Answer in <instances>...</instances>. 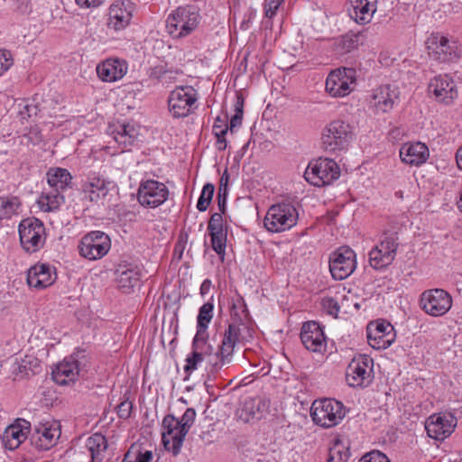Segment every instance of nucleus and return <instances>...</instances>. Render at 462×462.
<instances>
[{
  "instance_id": "f257e3e1",
  "label": "nucleus",
  "mask_w": 462,
  "mask_h": 462,
  "mask_svg": "<svg viewBox=\"0 0 462 462\" xmlns=\"http://www.w3.org/2000/svg\"><path fill=\"white\" fill-rule=\"evenodd\" d=\"M252 337L250 328L242 321H234L225 330L221 344L217 350L209 355V372L218 373L222 368L228 367L233 362L236 344L243 343Z\"/></svg>"
},
{
  "instance_id": "f03ea898",
  "label": "nucleus",
  "mask_w": 462,
  "mask_h": 462,
  "mask_svg": "<svg viewBox=\"0 0 462 462\" xmlns=\"http://www.w3.org/2000/svg\"><path fill=\"white\" fill-rule=\"evenodd\" d=\"M196 411L188 408L179 420L173 415H167L162 420V443L166 450L177 456L181 449L183 441L189 429L194 423Z\"/></svg>"
},
{
  "instance_id": "7ed1b4c3",
  "label": "nucleus",
  "mask_w": 462,
  "mask_h": 462,
  "mask_svg": "<svg viewBox=\"0 0 462 462\" xmlns=\"http://www.w3.org/2000/svg\"><path fill=\"white\" fill-rule=\"evenodd\" d=\"M356 138V127L343 119L330 121L322 130L321 144L331 153L346 151Z\"/></svg>"
},
{
  "instance_id": "20e7f679",
  "label": "nucleus",
  "mask_w": 462,
  "mask_h": 462,
  "mask_svg": "<svg viewBox=\"0 0 462 462\" xmlns=\"http://www.w3.org/2000/svg\"><path fill=\"white\" fill-rule=\"evenodd\" d=\"M299 218L295 206L282 202L271 206L263 219L264 227L272 233H280L293 227Z\"/></svg>"
},
{
  "instance_id": "39448f33",
  "label": "nucleus",
  "mask_w": 462,
  "mask_h": 462,
  "mask_svg": "<svg viewBox=\"0 0 462 462\" xmlns=\"http://www.w3.org/2000/svg\"><path fill=\"white\" fill-rule=\"evenodd\" d=\"M199 22V14L195 6H180L168 16L166 29L171 36L180 39L191 33Z\"/></svg>"
},
{
  "instance_id": "423d86ee",
  "label": "nucleus",
  "mask_w": 462,
  "mask_h": 462,
  "mask_svg": "<svg viewBox=\"0 0 462 462\" xmlns=\"http://www.w3.org/2000/svg\"><path fill=\"white\" fill-rule=\"evenodd\" d=\"M313 421L324 428L337 425L345 417L342 402L335 399H322L313 402L310 409Z\"/></svg>"
},
{
  "instance_id": "0eeeda50",
  "label": "nucleus",
  "mask_w": 462,
  "mask_h": 462,
  "mask_svg": "<svg viewBox=\"0 0 462 462\" xmlns=\"http://www.w3.org/2000/svg\"><path fill=\"white\" fill-rule=\"evenodd\" d=\"M339 176V166L334 160L328 158H319L310 162L304 172L305 180L317 187L329 185Z\"/></svg>"
},
{
  "instance_id": "6e6552de",
  "label": "nucleus",
  "mask_w": 462,
  "mask_h": 462,
  "mask_svg": "<svg viewBox=\"0 0 462 462\" xmlns=\"http://www.w3.org/2000/svg\"><path fill=\"white\" fill-rule=\"evenodd\" d=\"M18 231L21 246L26 253L32 254L43 247L46 240L45 227L38 218L22 220Z\"/></svg>"
},
{
  "instance_id": "1a4fd4ad",
  "label": "nucleus",
  "mask_w": 462,
  "mask_h": 462,
  "mask_svg": "<svg viewBox=\"0 0 462 462\" xmlns=\"http://www.w3.org/2000/svg\"><path fill=\"white\" fill-rule=\"evenodd\" d=\"M356 71L351 68H339L330 71L326 79V92L332 97H344L355 88Z\"/></svg>"
},
{
  "instance_id": "9d476101",
  "label": "nucleus",
  "mask_w": 462,
  "mask_h": 462,
  "mask_svg": "<svg viewBox=\"0 0 462 462\" xmlns=\"http://www.w3.org/2000/svg\"><path fill=\"white\" fill-rule=\"evenodd\" d=\"M197 90L190 86L177 87L168 97V108L175 118L188 116L195 108Z\"/></svg>"
},
{
  "instance_id": "9b49d317",
  "label": "nucleus",
  "mask_w": 462,
  "mask_h": 462,
  "mask_svg": "<svg viewBox=\"0 0 462 462\" xmlns=\"http://www.w3.org/2000/svg\"><path fill=\"white\" fill-rule=\"evenodd\" d=\"M373 359L365 355H360L349 363L346 380L351 387H367L373 381Z\"/></svg>"
},
{
  "instance_id": "f8f14e48",
  "label": "nucleus",
  "mask_w": 462,
  "mask_h": 462,
  "mask_svg": "<svg viewBox=\"0 0 462 462\" xmlns=\"http://www.w3.org/2000/svg\"><path fill=\"white\" fill-rule=\"evenodd\" d=\"M451 295L443 289H430L420 295V304L421 309L432 317L445 315L452 307Z\"/></svg>"
},
{
  "instance_id": "ddd939ff",
  "label": "nucleus",
  "mask_w": 462,
  "mask_h": 462,
  "mask_svg": "<svg viewBox=\"0 0 462 462\" xmlns=\"http://www.w3.org/2000/svg\"><path fill=\"white\" fill-rule=\"evenodd\" d=\"M111 247L109 236L101 231H92L81 238L79 245V254L88 260L104 257Z\"/></svg>"
},
{
  "instance_id": "4468645a",
  "label": "nucleus",
  "mask_w": 462,
  "mask_h": 462,
  "mask_svg": "<svg viewBox=\"0 0 462 462\" xmlns=\"http://www.w3.org/2000/svg\"><path fill=\"white\" fill-rule=\"evenodd\" d=\"M166 185L155 180L142 181L137 191V200L141 206L155 208L162 205L169 197Z\"/></svg>"
},
{
  "instance_id": "2eb2a0df",
  "label": "nucleus",
  "mask_w": 462,
  "mask_h": 462,
  "mask_svg": "<svg viewBox=\"0 0 462 462\" xmlns=\"http://www.w3.org/2000/svg\"><path fill=\"white\" fill-rule=\"evenodd\" d=\"M395 235H385L369 252V263L375 270L390 265L395 258L398 244Z\"/></svg>"
},
{
  "instance_id": "dca6fc26",
  "label": "nucleus",
  "mask_w": 462,
  "mask_h": 462,
  "mask_svg": "<svg viewBox=\"0 0 462 462\" xmlns=\"http://www.w3.org/2000/svg\"><path fill=\"white\" fill-rule=\"evenodd\" d=\"M355 252L348 246L339 247L329 258V271L335 280L347 278L356 269Z\"/></svg>"
},
{
  "instance_id": "f3484780",
  "label": "nucleus",
  "mask_w": 462,
  "mask_h": 462,
  "mask_svg": "<svg viewBox=\"0 0 462 462\" xmlns=\"http://www.w3.org/2000/svg\"><path fill=\"white\" fill-rule=\"evenodd\" d=\"M429 56L439 62H449L458 57L455 42L439 33H432L426 41Z\"/></svg>"
},
{
  "instance_id": "a211bd4d",
  "label": "nucleus",
  "mask_w": 462,
  "mask_h": 462,
  "mask_svg": "<svg viewBox=\"0 0 462 462\" xmlns=\"http://www.w3.org/2000/svg\"><path fill=\"white\" fill-rule=\"evenodd\" d=\"M135 4L131 0H115L108 8L106 25L110 30H125L132 21Z\"/></svg>"
},
{
  "instance_id": "6ab92c4d",
  "label": "nucleus",
  "mask_w": 462,
  "mask_h": 462,
  "mask_svg": "<svg viewBox=\"0 0 462 462\" xmlns=\"http://www.w3.org/2000/svg\"><path fill=\"white\" fill-rule=\"evenodd\" d=\"M429 91L438 102L445 105H451L458 95L455 81L447 74L434 77L429 84Z\"/></svg>"
},
{
  "instance_id": "aec40b11",
  "label": "nucleus",
  "mask_w": 462,
  "mask_h": 462,
  "mask_svg": "<svg viewBox=\"0 0 462 462\" xmlns=\"http://www.w3.org/2000/svg\"><path fill=\"white\" fill-rule=\"evenodd\" d=\"M456 424L457 420L451 413H437L429 417L425 429L431 439H444L452 433Z\"/></svg>"
},
{
  "instance_id": "412c9836",
  "label": "nucleus",
  "mask_w": 462,
  "mask_h": 462,
  "mask_svg": "<svg viewBox=\"0 0 462 462\" xmlns=\"http://www.w3.org/2000/svg\"><path fill=\"white\" fill-rule=\"evenodd\" d=\"M393 327L381 320L367 326V340L369 345L376 349H385L394 341Z\"/></svg>"
},
{
  "instance_id": "4be33fe9",
  "label": "nucleus",
  "mask_w": 462,
  "mask_h": 462,
  "mask_svg": "<svg viewBox=\"0 0 462 462\" xmlns=\"http://www.w3.org/2000/svg\"><path fill=\"white\" fill-rule=\"evenodd\" d=\"M399 97L396 88L390 85H382L372 92L369 106L376 114L388 113L393 108Z\"/></svg>"
},
{
  "instance_id": "5701e85b",
  "label": "nucleus",
  "mask_w": 462,
  "mask_h": 462,
  "mask_svg": "<svg viewBox=\"0 0 462 462\" xmlns=\"http://www.w3.org/2000/svg\"><path fill=\"white\" fill-rule=\"evenodd\" d=\"M208 229L209 231L212 249L217 254L221 261H224L226 254L227 229L224 226L221 214H212Z\"/></svg>"
},
{
  "instance_id": "b1692460",
  "label": "nucleus",
  "mask_w": 462,
  "mask_h": 462,
  "mask_svg": "<svg viewBox=\"0 0 462 462\" xmlns=\"http://www.w3.org/2000/svg\"><path fill=\"white\" fill-rule=\"evenodd\" d=\"M300 339L309 351L321 353L326 349L324 331L316 321H308L302 325Z\"/></svg>"
},
{
  "instance_id": "393cba45",
  "label": "nucleus",
  "mask_w": 462,
  "mask_h": 462,
  "mask_svg": "<svg viewBox=\"0 0 462 462\" xmlns=\"http://www.w3.org/2000/svg\"><path fill=\"white\" fill-rule=\"evenodd\" d=\"M111 182L103 177L91 174L82 183V192L90 202L98 203L104 199L110 190Z\"/></svg>"
},
{
  "instance_id": "a878e982",
  "label": "nucleus",
  "mask_w": 462,
  "mask_h": 462,
  "mask_svg": "<svg viewBox=\"0 0 462 462\" xmlns=\"http://www.w3.org/2000/svg\"><path fill=\"white\" fill-rule=\"evenodd\" d=\"M127 62L120 59H106L97 66L98 78L104 82H116L127 73Z\"/></svg>"
},
{
  "instance_id": "bb28decb",
  "label": "nucleus",
  "mask_w": 462,
  "mask_h": 462,
  "mask_svg": "<svg viewBox=\"0 0 462 462\" xmlns=\"http://www.w3.org/2000/svg\"><path fill=\"white\" fill-rule=\"evenodd\" d=\"M108 133L118 143L122 152L127 151L134 144L139 134L134 125L131 123H114L109 125Z\"/></svg>"
},
{
  "instance_id": "cd10ccee",
  "label": "nucleus",
  "mask_w": 462,
  "mask_h": 462,
  "mask_svg": "<svg viewBox=\"0 0 462 462\" xmlns=\"http://www.w3.org/2000/svg\"><path fill=\"white\" fill-rule=\"evenodd\" d=\"M210 352H212V346L208 342L207 338H198L194 337L192 342V353L186 358L184 371L190 374L197 369L198 365L202 361H206V368L209 370Z\"/></svg>"
},
{
  "instance_id": "c85d7f7f",
  "label": "nucleus",
  "mask_w": 462,
  "mask_h": 462,
  "mask_svg": "<svg viewBox=\"0 0 462 462\" xmlns=\"http://www.w3.org/2000/svg\"><path fill=\"white\" fill-rule=\"evenodd\" d=\"M57 275L49 264L37 263L27 272V283L36 290H42L51 286Z\"/></svg>"
},
{
  "instance_id": "c756f323",
  "label": "nucleus",
  "mask_w": 462,
  "mask_h": 462,
  "mask_svg": "<svg viewBox=\"0 0 462 462\" xmlns=\"http://www.w3.org/2000/svg\"><path fill=\"white\" fill-rule=\"evenodd\" d=\"M81 363L74 356L65 358L52 371L53 380L60 384L65 385L70 382H74L80 372Z\"/></svg>"
},
{
  "instance_id": "7c9ffc66",
  "label": "nucleus",
  "mask_w": 462,
  "mask_h": 462,
  "mask_svg": "<svg viewBox=\"0 0 462 462\" xmlns=\"http://www.w3.org/2000/svg\"><path fill=\"white\" fill-rule=\"evenodd\" d=\"M429 156V148L420 142L406 143L400 149L401 160L411 166H420L425 163Z\"/></svg>"
},
{
  "instance_id": "2f4dec72",
  "label": "nucleus",
  "mask_w": 462,
  "mask_h": 462,
  "mask_svg": "<svg viewBox=\"0 0 462 462\" xmlns=\"http://www.w3.org/2000/svg\"><path fill=\"white\" fill-rule=\"evenodd\" d=\"M30 433V423L25 420H18L8 426L3 435V441L6 448L14 450L17 448Z\"/></svg>"
},
{
  "instance_id": "473e14b6",
  "label": "nucleus",
  "mask_w": 462,
  "mask_h": 462,
  "mask_svg": "<svg viewBox=\"0 0 462 462\" xmlns=\"http://www.w3.org/2000/svg\"><path fill=\"white\" fill-rule=\"evenodd\" d=\"M377 9V0H350L348 14L358 24H367Z\"/></svg>"
},
{
  "instance_id": "72a5a7b5",
  "label": "nucleus",
  "mask_w": 462,
  "mask_h": 462,
  "mask_svg": "<svg viewBox=\"0 0 462 462\" xmlns=\"http://www.w3.org/2000/svg\"><path fill=\"white\" fill-rule=\"evenodd\" d=\"M269 408V402L263 398H246L241 405L237 415L244 422L259 420Z\"/></svg>"
},
{
  "instance_id": "f704fd0d",
  "label": "nucleus",
  "mask_w": 462,
  "mask_h": 462,
  "mask_svg": "<svg viewBox=\"0 0 462 462\" xmlns=\"http://www.w3.org/2000/svg\"><path fill=\"white\" fill-rule=\"evenodd\" d=\"M60 436V431L57 427L43 424L35 428L31 440L37 448L47 450L56 444Z\"/></svg>"
},
{
  "instance_id": "c9c22d12",
  "label": "nucleus",
  "mask_w": 462,
  "mask_h": 462,
  "mask_svg": "<svg viewBox=\"0 0 462 462\" xmlns=\"http://www.w3.org/2000/svg\"><path fill=\"white\" fill-rule=\"evenodd\" d=\"M116 274L117 286L124 292H128L136 286L141 277L137 267L127 264H120L116 271Z\"/></svg>"
},
{
  "instance_id": "e433bc0d",
  "label": "nucleus",
  "mask_w": 462,
  "mask_h": 462,
  "mask_svg": "<svg viewBox=\"0 0 462 462\" xmlns=\"http://www.w3.org/2000/svg\"><path fill=\"white\" fill-rule=\"evenodd\" d=\"M24 109L26 110L28 116H31L32 114L36 115L37 111H39L51 117H55L61 110L60 97L57 95H48L42 99V103L38 105H26Z\"/></svg>"
},
{
  "instance_id": "4c0bfd02",
  "label": "nucleus",
  "mask_w": 462,
  "mask_h": 462,
  "mask_svg": "<svg viewBox=\"0 0 462 462\" xmlns=\"http://www.w3.org/2000/svg\"><path fill=\"white\" fill-rule=\"evenodd\" d=\"M107 440L101 433H95L88 438L86 448L90 453L92 462H102L107 452Z\"/></svg>"
},
{
  "instance_id": "58836bf2",
  "label": "nucleus",
  "mask_w": 462,
  "mask_h": 462,
  "mask_svg": "<svg viewBox=\"0 0 462 462\" xmlns=\"http://www.w3.org/2000/svg\"><path fill=\"white\" fill-rule=\"evenodd\" d=\"M47 182L55 191L61 192L71 183V174L67 169L51 168L47 171Z\"/></svg>"
},
{
  "instance_id": "ea45409f",
  "label": "nucleus",
  "mask_w": 462,
  "mask_h": 462,
  "mask_svg": "<svg viewBox=\"0 0 462 462\" xmlns=\"http://www.w3.org/2000/svg\"><path fill=\"white\" fill-rule=\"evenodd\" d=\"M65 202V198L61 192L51 190L41 194L37 203L40 208L44 212L58 210Z\"/></svg>"
},
{
  "instance_id": "a19ab883",
  "label": "nucleus",
  "mask_w": 462,
  "mask_h": 462,
  "mask_svg": "<svg viewBox=\"0 0 462 462\" xmlns=\"http://www.w3.org/2000/svg\"><path fill=\"white\" fill-rule=\"evenodd\" d=\"M213 309L214 306L210 302L204 303L200 307L197 320L196 337L207 338V328L213 317Z\"/></svg>"
},
{
  "instance_id": "79ce46f5",
  "label": "nucleus",
  "mask_w": 462,
  "mask_h": 462,
  "mask_svg": "<svg viewBox=\"0 0 462 462\" xmlns=\"http://www.w3.org/2000/svg\"><path fill=\"white\" fill-rule=\"evenodd\" d=\"M21 201L15 196L0 197V218L10 219L19 214Z\"/></svg>"
},
{
  "instance_id": "37998d69",
  "label": "nucleus",
  "mask_w": 462,
  "mask_h": 462,
  "mask_svg": "<svg viewBox=\"0 0 462 462\" xmlns=\"http://www.w3.org/2000/svg\"><path fill=\"white\" fill-rule=\"evenodd\" d=\"M14 373L22 377L29 374L30 372L34 373L39 367L38 359L32 356H25L14 364Z\"/></svg>"
},
{
  "instance_id": "c03bdc74",
  "label": "nucleus",
  "mask_w": 462,
  "mask_h": 462,
  "mask_svg": "<svg viewBox=\"0 0 462 462\" xmlns=\"http://www.w3.org/2000/svg\"><path fill=\"white\" fill-rule=\"evenodd\" d=\"M348 458V448L340 440H337L329 448L328 458L327 462H346Z\"/></svg>"
},
{
  "instance_id": "a18cd8bd",
  "label": "nucleus",
  "mask_w": 462,
  "mask_h": 462,
  "mask_svg": "<svg viewBox=\"0 0 462 462\" xmlns=\"http://www.w3.org/2000/svg\"><path fill=\"white\" fill-rule=\"evenodd\" d=\"M215 191V187L211 183H207L204 185L201 194L199 198L198 203H197V208L199 211H205L208 208L211 199L213 198Z\"/></svg>"
},
{
  "instance_id": "49530a36",
  "label": "nucleus",
  "mask_w": 462,
  "mask_h": 462,
  "mask_svg": "<svg viewBox=\"0 0 462 462\" xmlns=\"http://www.w3.org/2000/svg\"><path fill=\"white\" fill-rule=\"evenodd\" d=\"M172 70H169L164 66L159 65L150 69L149 77L161 81L162 84H166L172 79Z\"/></svg>"
},
{
  "instance_id": "de8ad7c7",
  "label": "nucleus",
  "mask_w": 462,
  "mask_h": 462,
  "mask_svg": "<svg viewBox=\"0 0 462 462\" xmlns=\"http://www.w3.org/2000/svg\"><path fill=\"white\" fill-rule=\"evenodd\" d=\"M321 306L328 315L337 318L339 312L340 306L336 299L331 297H325L321 300Z\"/></svg>"
},
{
  "instance_id": "09e8293b",
  "label": "nucleus",
  "mask_w": 462,
  "mask_h": 462,
  "mask_svg": "<svg viewBox=\"0 0 462 462\" xmlns=\"http://www.w3.org/2000/svg\"><path fill=\"white\" fill-rule=\"evenodd\" d=\"M14 64L11 52L7 50H0V77L4 75Z\"/></svg>"
},
{
  "instance_id": "8fccbe9b",
  "label": "nucleus",
  "mask_w": 462,
  "mask_h": 462,
  "mask_svg": "<svg viewBox=\"0 0 462 462\" xmlns=\"http://www.w3.org/2000/svg\"><path fill=\"white\" fill-rule=\"evenodd\" d=\"M283 0H265L264 14L267 18L272 19L277 13Z\"/></svg>"
},
{
  "instance_id": "3c124183",
  "label": "nucleus",
  "mask_w": 462,
  "mask_h": 462,
  "mask_svg": "<svg viewBox=\"0 0 462 462\" xmlns=\"http://www.w3.org/2000/svg\"><path fill=\"white\" fill-rule=\"evenodd\" d=\"M359 462H389V459L380 451H372L363 456Z\"/></svg>"
},
{
  "instance_id": "603ef678",
  "label": "nucleus",
  "mask_w": 462,
  "mask_h": 462,
  "mask_svg": "<svg viewBox=\"0 0 462 462\" xmlns=\"http://www.w3.org/2000/svg\"><path fill=\"white\" fill-rule=\"evenodd\" d=\"M133 410L132 402L125 400L117 406V414L121 419H128Z\"/></svg>"
},
{
  "instance_id": "864d4df0",
  "label": "nucleus",
  "mask_w": 462,
  "mask_h": 462,
  "mask_svg": "<svg viewBox=\"0 0 462 462\" xmlns=\"http://www.w3.org/2000/svg\"><path fill=\"white\" fill-rule=\"evenodd\" d=\"M229 127L226 124V120H222L219 117L216 119V122L213 125V132L215 136H222L226 135Z\"/></svg>"
},
{
  "instance_id": "5fc2aeb1",
  "label": "nucleus",
  "mask_w": 462,
  "mask_h": 462,
  "mask_svg": "<svg viewBox=\"0 0 462 462\" xmlns=\"http://www.w3.org/2000/svg\"><path fill=\"white\" fill-rule=\"evenodd\" d=\"M77 5L82 8H95L99 6L104 0H75Z\"/></svg>"
},
{
  "instance_id": "6e6d98bb",
  "label": "nucleus",
  "mask_w": 462,
  "mask_h": 462,
  "mask_svg": "<svg viewBox=\"0 0 462 462\" xmlns=\"http://www.w3.org/2000/svg\"><path fill=\"white\" fill-rule=\"evenodd\" d=\"M228 181H229V174L227 172V170H225V171L223 172V174L220 178L219 188H218V191H221V194H223V195H225V193H227V191H228V189H227Z\"/></svg>"
},
{
  "instance_id": "4d7b16f0",
  "label": "nucleus",
  "mask_w": 462,
  "mask_h": 462,
  "mask_svg": "<svg viewBox=\"0 0 462 462\" xmlns=\"http://www.w3.org/2000/svg\"><path fill=\"white\" fill-rule=\"evenodd\" d=\"M357 36L355 35V36H351V37H344L343 38V44H344V47L346 49L347 51H349L350 50L352 49H355L356 48L357 46Z\"/></svg>"
},
{
  "instance_id": "13d9d810",
  "label": "nucleus",
  "mask_w": 462,
  "mask_h": 462,
  "mask_svg": "<svg viewBox=\"0 0 462 462\" xmlns=\"http://www.w3.org/2000/svg\"><path fill=\"white\" fill-rule=\"evenodd\" d=\"M226 197L227 193H225V195L221 194V191H218L217 193V204L220 213L219 214H225L226 211Z\"/></svg>"
},
{
  "instance_id": "bf43d9fd",
  "label": "nucleus",
  "mask_w": 462,
  "mask_h": 462,
  "mask_svg": "<svg viewBox=\"0 0 462 462\" xmlns=\"http://www.w3.org/2000/svg\"><path fill=\"white\" fill-rule=\"evenodd\" d=\"M243 116L241 115H234L230 120V124L228 125L229 130L231 132L234 131V129L237 126H240L242 124Z\"/></svg>"
},
{
  "instance_id": "052dcab7",
  "label": "nucleus",
  "mask_w": 462,
  "mask_h": 462,
  "mask_svg": "<svg viewBox=\"0 0 462 462\" xmlns=\"http://www.w3.org/2000/svg\"><path fill=\"white\" fill-rule=\"evenodd\" d=\"M152 459V451H145L143 453H139L135 458V462H151Z\"/></svg>"
},
{
  "instance_id": "680f3d73",
  "label": "nucleus",
  "mask_w": 462,
  "mask_h": 462,
  "mask_svg": "<svg viewBox=\"0 0 462 462\" xmlns=\"http://www.w3.org/2000/svg\"><path fill=\"white\" fill-rule=\"evenodd\" d=\"M243 106L244 99L241 97H238L235 105L236 115H241L243 116Z\"/></svg>"
},
{
  "instance_id": "e2e57ef3",
  "label": "nucleus",
  "mask_w": 462,
  "mask_h": 462,
  "mask_svg": "<svg viewBox=\"0 0 462 462\" xmlns=\"http://www.w3.org/2000/svg\"><path fill=\"white\" fill-rule=\"evenodd\" d=\"M216 138H217V149L220 151H224L226 148V141L225 135H222L221 137L216 136Z\"/></svg>"
},
{
  "instance_id": "0e129e2a",
  "label": "nucleus",
  "mask_w": 462,
  "mask_h": 462,
  "mask_svg": "<svg viewBox=\"0 0 462 462\" xmlns=\"http://www.w3.org/2000/svg\"><path fill=\"white\" fill-rule=\"evenodd\" d=\"M211 287V282L209 280H205L200 286V293L202 295L208 293Z\"/></svg>"
},
{
  "instance_id": "69168bd1",
  "label": "nucleus",
  "mask_w": 462,
  "mask_h": 462,
  "mask_svg": "<svg viewBox=\"0 0 462 462\" xmlns=\"http://www.w3.org/2000/svg\"><path fill=\"white\" fill-rule=\"evenodd\" d=\"M456 162L457 167L462 171V145L457 150L456 152Z\"/></svg>"
},
{
  "instance_id": "338daca9",
  "label": "nucleus",
  "mask_w": 462,
  "mask_h": 462,
  "mask_svg": "<svg viewBox=\"0 0 462 462\" xmlns=\"http://www.w3.org/2000/svg\"><path fill=\"white\" fill-rule=\"evenodd\" d=\"M128 457H129V454H126L122 462H133L132 460L128 459Z\"/></svg>"
}]
</instances>
